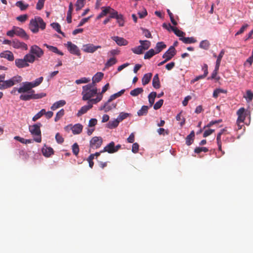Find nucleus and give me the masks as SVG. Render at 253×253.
Segmentation results:
<instances>
[{
    "instance_id": "nucleus-1",
    "label": "nucleus",
    "mask_w": 253,
    "mask_h": 253,
    "mask_svg": "<svg viewBox=\"0 0 253 253\" xmlns=\"http://www.w3.org/2000/svg\"><path fill=\"white\" fill-rule=\"evenodd\" d=\"M5 75H0V89L4 90L21 83L23 79L21 76L16 75L7 80H5Z\"/></svg>"
},
{
    "instance_id": "nucleus-2",
    "label": "nucleus",
    "mask_w": 253,
    "mask_h": 253,
    "mask_svg": "<svg viewBox=\"0 0 253 253\" xmlns=\"http://www.w3.org/2000/svg\"><path fill=\"white\" fill-rule=\"evenodd\" d=\"M46 24L42 19L39 16H36L30 20L29 27L33 33H37L39 31V28L44 30L45 28Z\"/></svg>"
},
{
    "instance_id": "nucleus-3",
    "label": "nucleus",
    "mask_w": 253,
    "mask_h": 253,
    "mask_svg": "<svg viewBox=\"0 0 253 253\" xmlns=\"http://www.w3.org/2000/svg\"><path fill=\"white\" fill-rule=\"evenodd\" d=\"M43 81V77H41L37 79L35 81L32 82H25L22 83V85L17 89V91L19 93H25L27 91H29L33 88L40 85Z\"/></svg>"
},
{
    "instance_id": "nucleus-4",
    "label": "nucleus",
    "mask_w": 253,
    "mask_h": 253,
    "mask_svg": "<svg viewBox=\"0 0 253 253\" xmlns=\"http://www.w3.org/2000/svg\"><path fill=\"white\" fill-rule=\"evenodd\" d=\"M25 93L26 94L21 93L19 97L20 100L23 101H28L31 99H38L42 98L46 95V94L44 93L35 94V90L32 89L30 90L29 91L26 92Z\"/></svg>"
},
{
    "instance_id": "nucleus-5",
    "label": "nucleus",
    "mask_w": 253,
    "mask_h": 253,
    "mask_svg": "<svg viewBox=\"0 0 253 253\" xmlns=\"http://www.w3.org/2000/svg\"><path fill=\"white\" fill-rule=\"evenodd\" d=\"M42 124L40 123L36 124L30 126L29 127V131L31 134L35 136L34 140L38 143H40L42 141V135L40 127Z\"/></svg>"
},
{
    "instance_id": "nucleus-6",
    "label": "nucleus",
    "mask_w": 253,
    "mask_h": 253,
    "mask_svg": "<svg viewBox=\"0 0 253 253\" xmlns=\"http://www.w3.org/2000/svg\"><path fill=\"white\" fill-rule=\"evenodd\" d=\"M103 139L101 137L94 136L92 137L89 142V151L91 149H96L99 148L102 145Z\"/></svg>"
},
{
    "instance_id": "nucleus-7",
    "label": "nucleus",
    "mask_w": 253,
    "mask_h": 253,
    "mask_svg": "<svg viewBox=\"0 0 253 253\" xmlns=\"http://www.w3.org/2000/svg\"><path fill=\"white\" fill-rule=\"evenodd\" d=\"M82 94L83 95V100L84 101L88 100L97 94V88H92L88 90L83 89Z\"/></svg>"
},
{
    "instance_id": "nucleus-8",
    "label": "nucleus",
    "mask_w": 253,
    "mask_h": 253,
    "mask_svg": "<svg viewBox=\"0 0 253 253\" xmlns=\"http://www.w3.org/2000/svg\"><path fill=\"white\" fill-rule=\"evenodd\" d=\"M100 45H94L92 43L84 44L83 46L82 50L86 53H94L98 49L101 48Z\"/></svg>"
},
{
    "instance_id": "nucleus-9",
    "label": "nucleus",
    "mask_w": 253,
    "mask_h": 253,
    "mask_svg": "<svg viewBox=\"0 0 253 253\" xmlns=\"http://www.w3.org/2000/svg\"><path fill=\"white\" fill-rule=\"evenodd\" d=\"M66 45L68 50L71 54L77 56L81 55L80 49L76 44H73L71 42H68Z\"/></svg>"
},
{
    "instance_id": "nucleus-10",
    "label": "nucleus",
    "mask_w": 253,
    "mask_h": 253,
    "mask_svg": "<svg viewBox=\"0 0 253 253\" xmlns=\"http://www.w3.org/2000/svg\"><path fill=\"white\" fill-rule=\"evenodd\" d=\"M30 52L35 54L38 58L41 57L43 54V50L38 46L34 45L31 47Z\"/></svg>"
},
{
    "instance_id": "nucleus-11",
    "label": "nucleus",
    "mask_w": 253,
    "mask_h": 253,
    "mask_svg": "<svg viewBox=\"0 0 253 253\" xmlns=\"http://www.w3.org/2000/svg\"><path fill=\"white\" fill-rule=\"evenodd\" d=\"M176 54L175 49L173 46H171L163 54V58L170 60Z\"/></svg>"
},
{
    "instance_id": "nucleus-12",
    "label": "nucleus",
    "mask_w": 253,
    "mask_h": 253,
    "mask_svg": "<svg viewBox=\"0 0 253 253\" xmlns=\"http://www.w3.org/2000/svg\"><path fill=\"white\" fill-rule=\"evenodd\" d=\"M228 134V132H227V130L226 128H223L221 130H220V132L217 134V137H216V140H217V143L218 145V150L220 151H222V148H221V136L222 134Z\"/></svg>"
},
{
    "instance_id": "nucleus-13",
    "label": "nucleus",
    "mask_w": 253,
    "mask_h": 253,
    "mask_svg": "<svg viewBox=\"0 0 253 253\" xmlns=\"http://www.w3.org/2000/svg\"><path fill=\"white\" fill-rule=\"evenodd\" d=\"M12 46L17 49L21 48L24 50L28 49V46L25 43L16 40L12 42Z\"/></svg>"
},
{
    "instance_id": "nucleus-14",
    "label": "nucleus",
    "mask_w": 253,
    "mask_h": 253,
    "mask_svg": "<svg viewBox=\"0 0 253 253\" xmlns=\"http://www.w3.org/2000/svg\"><path fill=\"white\" fill-rule=\"evenodd\" d=\"M15 33L16 36L23 38L25 40L29 39V36L26 34V32L23 29L15 26Z\"/></svg>"
},
{
    "instance_id": "nucleus-15",
    "label": "nucleus",
    "mask_w": 253,
    "mask_h": 253,
    "mask_svg": "<svg viewBox=\"0 0 253 253\" xmlns=\"http://www.w3.org/2000/svg\"><path fill=\"white\" fill-rule=\"evenodd\" d=\"M0 57L6 59L9 61H12L14 59L13 53L9 50L4 51L0 53Z\"/></svg>"
},
{
    "instance_id": "nucleus-16",
    "label": "nucleus",
    "mask_w": 253,
    "mask_h": 253,
    "mask_svg": "<svg viewBox=\"0 0 253 253\" xmlns=\"http://www.w3.org/2000/svg\"><path fill=\"white\" fill-rule=\"evenodd\" d=\"M245 112V109L244 108H241L237 111V114L238 115V119L237 120V123H244V121L246 118Z\"/></svg>"
},
{
    "instance_id": "nucleus-17",
    "label": "nucleus",
    "mask_w": 253,
    "mask_h": 253,
    "mask_svg": "<svg viewBox=\"0 0 253 253\" xmlns=\"http://www.w3.org/2000/svg\"><path fill=\"white\" fill-rule=\"evenodd\" d=\"M42 152L43 155L45 157H49L54 154L53 149L50 147H47L44 145V147L42 149Z\"/></svg>"
},
{
    "instance_id": "nucleus-18",
    "label": "nucleus",
    "mask_w": 253,
    "mask_h": 253,
    "mask_svg": "<svg viewBox=\"0 0 253 253\" xmlns=\"http://www.w3.org/2000/svg\"><path fill=\"white\" fill-rule=\"evenodd\" d=\"M112 39L119 46L126 45L128 43L127 40L118 36L112 37Z\"/></svg>"
},
{
    "instance_id": "nucleus-19",
    "label": "nucleus",
    "mask_w": 253,
    "mask_h": 253,
    "mask_svg": "<svg viewBox=\"0 0 253 253\" xmlns=\"http://www.w3.org/2000/svg\"><path fill=\"white\" fill-rule=\"evenodd\" d=\"M15 64L18 68H23L29 66V63H26L24 58L23 59H16L15 60Z\"/></svg>"
},
{
    "instance_id": "nucleus-20",
    "label": "nucleus",
    "mask_w": 253,
    "mask_h": 253,
    "mask_svg": "<svg viewBox=\"0 0 253 253\" xmlns=\"http://www.w3.org/2000/svg\"><path fill=\"white\" fill-rule=\"evenodd\" d=\"M111 102H108V100L104 104L103 106H101L100 108V110H104L105 112H109V111L112 110L113 109H115L116 107V104L112 103L111 104H110Z\"/></svg>"
},
{
    "instance_id": "nucleus-21",
    "label": "nucleus",
    "mask_w": 253,
    "mask_h": 253,
    "mask_svg": "<svg viewBox=\"0 0 253 253\" xmlns=\"http://www.w3.org/2000/svg\"><path fill=\"white\" fill-rule=\"evenodd\" d=\"M92 107V104L90 102H87V105H84L79 110L77 115L78 117H80L83 114H85L87 112L88 110L90 109Z\"/></svg>"
},
{
    "instance_id": "nucleus-22",
    "label": "nucleus",
    "mask_w": 253,
    "mask_h": 253,
    "mask_svg": "<svg viewBox=\"0 0 253 253\" xmlns=\"http://www.w3.org/2000/svg\"><path fill=\"white\" fill-rule=\"evenodd\" d=\"M83 126L81 124H77L71 127V130L74 134H79L82 131Z\"/></svg>"
},
{
    "instance_id": "nucleus-23",
    "label": "nucleus",
    "mask_w": 253,
    "mask_h": 253,
    "mask_svg": "<svg viewBox=\"0 0 253 253\" xmlns=\"http://www.w3.org/2000/svg\"><path fill=\"white\" fill-rule=\"evenodd\" d=\"M114 145L115 143L113 141L109 143L107 146H106L103 150L101 152H107L109 153H114Z\"/></svg>"
},
{
    "instance_id": "nucleus-24",
    "label": "nucleus",
    "mask_w": 253,
    "mask_h": 253,
    "mask_svg": "<svg viewBox=\"0 0 253 253\" xmlns=\"http://www.w3.org/2000/svg\"><path fill=\"white\" fill-rule=\"evenodd\" d=\"M66 104V101L64 100H61L55 102L51 107L52 110H55L57 109L64 106Z\"/></svg>"
},
{
    "instance_id": "nucleus-25",
    "label": "nucleus",
    "mask_w": 253,
    "mask_h": 253,
    "mask_svg": "<svg viewBox=\"0 0 253 253\" xmlns=\"http://www.w3.org/2000/svg\"><path fill=\"white\" fill-rule=\"evenodd\" d=\"M120 123L119 121L117 118L113 121H110L106 125V127L110 129H113L117 127Z\"/></svg>"
},
{
    "instance_id": "nucleus-26",
    "label": "nucleus",
    "mask_w": 253,
    "mask_h": 253,
    "mask_svg": "<svg viewBox=\"0 0 253 253\" xmlns=\"http://www.w3.org/2000/svg\"><path fill=\"white\" fill-rule=\"evenodd\" d=\"M152 74L151 73L145 74L142 79V84L143 85L147 84L151 80Z\"/></svg>"
},
{
    "instance_id": "nucleus-27",
    "label": "nucleus",
    "mask_w": 253,
    "mask_h": 253,
    "mask_svg": "<svg viewBox=\"0 0 253 253\" xmlns=\"http://www.w3.org/2000/svg\"><path fill=\"white\" fill-rule=\"evenodd\" d=\"M152 85L156 89H158L161 86L159 76L157 74H156L153 77L152 81Z\"/></svg>"
},
{
    "instance_id": "nucleus-28",
    "label": "nucleus",
    "mask_w": 253,
    "mask_h": 253,
    "mask_svg": "<svg viewBox=\"0 0 253 253\" xmlns=\"http://www.w3.org/2000/svg\"><path fill=\"white\" fill-rule=\"evenodd\" d=\"M102 11L97 17V19H99L103 17V16H105L107 14L109 13L111 9V7L110 6L102 7Z\"/></svg>"
},
{
    "instance_id": "nucleus-29",
    "label": "nucleus",
    "mask_w": 253,
    "mask_h": 253,
    "mask_svg": "<svg viewBox=\"0 0 253 253\" xmlns=\"http://www.w3.org/2000/svg\"><path fill=\"white\" fill-rule=\"evenodd\" d=\"M169 27H170V30L172 31L177 36L180 38H183V35H185V33L179 30L176 27L171 26L170 24H169Z\"/></svg>"
},
{
    "instance_id": "nucleus-30",
    "label": "nucleus",
    "mask_w": 253,
    "mask_h": 253,
    "mask_svg": "<svg viewBox=\"0 0 253 253\" xmlns=\"http://www.w3.org/2000/svg\"><path fill=\"white\" fill-rule=\"evenodd\" d=\"M24 58L26 61V63H33L36 60V57L31 53L26 54L24 56Z\"/></svg>"
},
{
    "instance_id": "nucleus-31",
    "label": "nucleus",
    "mask_w": 253,
    "mask_h": 253,
    "mask_svg": "<svg viewBox=\"0 0 253 253\" xmlns=\"http://www.w3.org/2000/svg\"><path fill=\"white\" fill-rule=\"evenodd\" d=\"M179 40L182 41L184 43H192L197 42V40L194 37H183L180 38Z\"/></svg>"
},
{
    "instance_id": "nucleus-32",
    "label": "nucleus",
    "mask_w": 253,
    "mask_h": 253,
    "mask_svg": "<svg viewBox=\"0 0 253 253\" xmlns=\"http://www.w3.org/2000/svg\"><path fill=\"white\" fill-rule=\"evenodd\" d=\"M44 46H46L49 50L51 51L52 52L57 53L60 55H63V53L60 51H59L58 48L53 46L49 45L47 44L46 43L44 44Z\"/></svg>"
},
{
    "instance_id": "nucleus-33",
    "label": "nucleus",
    "mask_w": 253,
    "mask_h": 253,
    "mask_svg": "<svg viewBox=\"0 0 253 253\" xmlns=\"http://www.w3.org/2000/svg\"><path fill=\"white\" fill-rule=\"evenodd\" d=\"M139 43L143 50H147L151 45V42L147 40H140Z\"/></svg>"
},
{
    "instance_id": "nucleus-34",
    "label": "nucleus",
    "mask_w": 253,
    "mask_h": 253,
    "mask_svg": "<svg viewBox=\"0 0 253 253\" xmlns=\"http://www.w3.org/2000/svg\"><path fill=\"white\" fill-rule=\"evenodd\" d=\"M149 107L148 106L143 105L141 109L137 111L138 116H142L146 115L148 111Z\"/></svg>"
},
{
    "instance_id": "nucleus-35",
    "label": "nucleus",
    "mask_w": 253,
    "mask_h": 253,
    "mask_svg": "<svg viewBox=\"0 0 253 253\" xmlns=\"http://www.w3.org/2000/svg\"><path fill=\"white\" fill-rule=\"evenodd\" d=\"M104 74L102 72H97L92 79V81L94 83H98L103 78Z\"/></svg>"
},
{
    "instance_id": "nucleus-36",
    "label": "nucleus",
    "mask_w": 253,
    "mask_h": 253,
    "mask_svg": "<svg viewBox=\"0 0 253 253\" xmlns=\"http://www.w3.org/2000/svg\"><path fill=\"white\" fill-rule=\"evenodd\" d=\"M125 91V89H122L121 91H119L117 93H116L114 94H112L110 96V98H109L108 102H111L113 100L115 99L116 98L121 96L122 94L124 93Z\"/></svg>"
},
{
    "instance_id": "nucleus-37",
    "label": "nucleus",
    "mask_w": 253,
    "mask_h": 253,
    "mask_svg": "<svg viewBox=\"0 0 253 253\" xmlns=\"http://www.w3.org/2000/svg\"><path fill=\"white\" fill-rule=\"evenodd\" d=\"M117 62V60L116 58L115 57H112L109 59L106 63L105 64V68H109L115 64H116Z\"/></svg>"
},
{
    "instance_id": "nucleus-38",
    "label": "nucleus",
    "mask_w": 253,
    "mask_h": 253,
    "mask_svg": "<svg viewBox=\"0 0 253 253\" xmlns=\"http://www.w3.org/2000/svg\"><path fill=\"white\" fill-rule=\"evenodd\" d=\"M157 95V93L156 92H152L149 94L148 99L150 104V107H152L154 104L155 99Z\"/></svg>"
},
{
    "instance_id": "nucleus-39",
    "label": "nucleus",
    "mask_w": 253,
    "mask_h": 253,
    "mask_svg": "<svg viewBox=\"0 0 253 253\" xmlns=\"http://www.w3.org/2000/svg\"><path fill=\"white\" fill-rule=\"evenodd\" d=\"M166 45L162 42H158L156 46V52L157 53L160 52L163 49L166 47Z\"/></svg>"
},
{
    "instance_id": "nucleus-40",
    "label": "nucleus",
    "mask_w": 253,
    "mask_h": 253,
    "mask_svg": "<svg viewBox=\"0 0 253 253\" xmlns=\"http://www.w3.org/2000/svg\"><path fill=\"white\" fill-rule=\"evenodd\" d=\"M15 5L22 11L26 10L29 7L28 4L24 3L23 1L21 0L17 1Z\"/></svg>"
},
{
    "instance_id": "nucleus-41",
    "label": "nucleus",
    "mask_w": 253,
    "mask_h": 253,
    "mask_svg": "<svg viewBox=\"0 0 253 253\" xmlns=\"http://www.w3.org/2000/svg\"><path fill=\"white\" fill-rule=\"evenodd\" d=\"M143 92V89L142 87H138L131 90L130 94L132 96H136Z\"/></svg>"
},
{
    "instance_id": "nucleus-42",
    "label": "nucleus",
    "mask_w": 253,
    "mask_h": 253,
    "mask_svg": "<svg viewBox=\"0 0 253 253\" xmlns=\"http://www.w3.org/2000/svg\"><path fill=\"white\" fill-rule=\"evenodd\" d=\"M210 45V42L208 40H203L200 43L199 47L201 48L207 50Z\"/></svg>"
},
{
    "instance_id": "nucleus-43",
    "label": "nucleus",
    "mask_w": 253,
    "mask_h": 253,
    "mask_svg": "<svg viewBox=\"0 0 253 253\" xmlns=\"http://www.w3.org/2000/svg\"><path fill=\"white\" fill-rule=\"evenodd\" d=\"M156 54L157 53L153 49H150L145 53L144 58L145 59H150Z\"/></svg>"
},
{
    "instance_id": "nucleus-44",
    "label": "nucleus",
    "mask_w": 253,
    "mask_h": 253,
    "mask_svg": "<svg viewBox=\"0 0 253 253\" xmlns=\"http://www.w3.org/2000/svg\"><path fill=\"white\" fill-rule=\"evenodd\" d=\"M44 113H45V110L44 109H42L33 117V121L35 122L37 120L39 119L44 115Z\"/></svg>"
},
{
    "instance_id": "nucleus-45",
    "label": "nucleus",
    "mask_w": 253,
    "mask_h": 253,
    "mask_svg": "<svg viewBox=\"0 0 253 253\" xmlns=\"http://www.w3.org/2000/svg\"><path fill=\"white\" fill-rule=\"evenodd\" d=\"M102 97H103V95H101V94H98V95L96 98L89 99V100H88V101L87 102H90V103L92 105L93 103L96 104L97 103L99 102V101H100L102 100Z\"/></svg>"
},
{
    "instance_id": "nucleus-46",
    "label": "nucleus",
    "mask_w": 253,
    "mask_h": 253,
    "mask_svg": "<svg viewBox=\"0 0 253 253\" xmlns=\"http://www.w3.org/2000/svg\"><path fill=\"white\" fill-rule=\"evenodd\" d=\"M51 27L55 29L58 33L62 34L64 36V33L60 30V25L58 23H52L51 24Z\"/></svg>"
},
{
    "instance_id": "nucleus-47",
    "label": "nucleus",
    "mask_w": 253,
    "mask_h": 253,
    "mask_svg": "<svg viewBox=\"0 0 253 253\" xmlns=\"http://www.w3.org/2000/svg\"><path fill=\"white\" fill-rule=\"evenodd\" d=\"M131 50L134 53L136 54H141L143 53V51H144L143 50L141 45H140L138 46L132 48Z\"/></svg>"
},
{
    "instance_id": "nucleus-48",
    "label": "nucleus",
    "mask_w": 253,
    "mask_h": 253,
    "mask_svg": "<svg viewBox=\"0 0 253 253\" xmlns=\"http://www.w3.org/2000/svg\"><path fill=\"white\" fill-rule=\"evenodd\" d=\"M224 53L225 50L224 49H222L217 57L215 64L217 66H220L222 58L223 57Z\"/></svg>"
},
{
    "instance_id": "nucleus-49",
    "label": "nucleus",
    "mask_w": 253,
    "mask_h": 253,
    "mask_svg": "<svg viewBox=\"0 0 253 253\" xmlns=\"http://www.w3.org/2000/svg\"><path fill=\"white\" fill-rule=\"evenodd\" d=\"M248 101L250 102L253 99V92L251 90H247L246 94L244 96Z\"/></svg>"
},
{
    "instance_id": "nucleus-50",
    "label": "nucleus",
    "mask_w": 253,
    "mask_h": 253,
    "mask_svg": "<svg viewBox=\"0 0 253 253\" xmlns=\"http://www.w3.org/2000/svg\"><path fill=\"white\" fill-rule=\"evenodd\" d=\"M65 112L63 109H61L56 114V116L54 118V121L57 122L64 115Z\"/></svg>"
},
{
    "instance_id": "nucleus-51",
    "label": "nucleus",
    "mask_w": 253,
    "mask_h": 253,
    "mask_svg": "<svg viewBox=\"0 0 253 253\" xmlns=\"http://www.w3.org/2000/svg\"><path fill=\"white\" fill-rule=\"evenodd\" d=\"M14 138V139L18 140L23 144L30 143L32 142V140L31 139H25L23 138L20 137V136H15Z\"/></svg>"
},
{
    "instance_id": "nucleus-52",
    "label": "nucleus",
    "mask_w": 253,
    "mask_h": 253,
    "mask_svg": "<svg viewBox=\"0 0 253 253\" xmlns=\"http://www.w3.org/2000/svg\"><path fill=\"white\" fill-rule=\"evenodd\" d=\"M116 19L117 20V23L119 24V26L123 27L124 26L125 21L122 14H120Z\"/></svg>"
},
{
    "instance_id": "nucleus-53",
    "label": "nucleus",
    "mask_w": 253,
    "mask_h": 253,
    "mask_svg": "<svg viewBox=\"0 0 253 253\" xmlns=\"http://www.w3.org/2000/svg\"><path fill=\"white\" fill-rule=\"evenodd\" d=\"M129 114L127 113L121 112L117 117V119L120 122L122 121L123 120L126 119L127 117L129 116Z\"/></svg>"
},
{
    "instance_id": "nucleus-54",
    "label": "nucleus",
    "mask_w": 253,
    "mask_h": 253,
    "mask_svg": "<svg viewBox=\"0 0 253 253\" xmlns=\"http://www.w3.org/2000/svg\"><path fill=\"white\" fill-rule=\"evenodd\" d=\"M90 81L89 78H82L80 79L77 80L75 81L76 84H84V83H87Z\"/></svg>"
},
{
    "instance_id": "nucleus-55",
    "label": "nucleus",
    "mask_w": 253,
    "mask_h": 253,
    "mask_svg": "<svg viewBox=\"0 0 253 253\" xmlns=\"http://www.w3.org/2000/svg\"><path fill=\"white\" fill-rule=\"evenodd\" d=\"M84 0H77L76 3V10H80L84 5Z\"/></svg>"
},
{
    "instance_id": "nucleus-56",
    "label": "nucleus",
    "mask_w": 253,
    "mask_h": 253,
    "mask_svg": "<svg viewBox=\"0 0 253 253\" xmlns=\"http://www.w3.org/2000/svg\"><path fill=\"white\" fill-rule=\"evenodd\" d=\"M55 139L56 142L59 144L63 143L64 141V139L59 133H57L56 134Z\"/></svg>"
},
{
    "instance_id": "nucleus-57",
    "label": "nucleus",
    "mask_w": 253,
    "mask_h": 253,
    "mask_svg": "<svg viewBox=\"0 0 253 253\" xmlns=\"http://www.w3.org/2000/svg\"><path fill=\"white\" fill-rule=\"evenodd\" d=\"M141 30L142 31L143 34L144 35V36L147 38H152L151 34L150 32L145 28H141Z\"/></svg>"
},
{
    "instance_id": "nucleus-58",
    "label": "nucleus",
    "mask_w": 253,
    "mask_h": 253,
    "mask_svg": "<svg viewBox=\"0 0 253 253\" xmlns=\"http://www.w3.org/2000/svg\"><path fill=\"white\" fill-rule=\"evenodd\" d=\"M208 151V149L205 147H196L194 150V152L197 154H199L202 152H207Z\"/></svg>"
},
{
    "instance_id": "nucleus-59",
    "label": "nucleus",
    "mask_w": 253,
    "mask_h": 253,
    "mask_svg": "<svg viewBox=\"0 0 253 253\" xmlns=\"http://www.w3.org/2000/svg\"><path fill=\"white\" fill-rule=\"evenodd\" d=\"M226 92V91L223 90V89H216L214 91H213V97L214 98H216L219 94L221 93H225Z\"/></svg>"
},
{
    "instance_id": "nucleus-60",
    "label": "nucleus",
    "mask_w": 253,
    "mask_h": 253,
    "mask_svg": "<svg viewBox=\"0 0 253 253\" xmlns=\"http://www.w3.org/2000/svg\"><path fill=\"white\" fill-rule=\"evenodd\" d=\"M95 83H94L92 82V83L91 84H89L87 85H84L83 86V90H88V89H92V88H97L95 86Z\"/></svg>"
},
{
    "instance_id": "nucleus-61",
    "label": "nucleus",
    "mask_w": 253,
    "mask_h": 253,
    "mask_svg": "<svg viewBox=\"0 0 253 253\" xmlns=\"http://www.w3.org/2000/svg\"><path fill=\"white\" fill-rule=\"evenodd\" d=\"M72 151L74 155L77 156L79 152V147L77 143H74L72 146Z\"/></svg>"
},
{
    "instance_id": "nucleus-62",
    "label": "nucleus",
    "mask_w": 253,
    "mask_h": 253,
    "mask_svg": "<svg viewBox=\"0 0 253 253\" xmlns=\"http://www.w3.org/2000/svg\"><path fill=\"white\" fill-rule=\"evenodd\" d=\"M28 16L27 14L21 15L16 17L17 20L21 22H25L28 19Z\"/></svg>"
},
{
    "instance_id": "nucleus-63",
    "label": "nucleus",
    "mask_w": 253,
    "mask_h": 253,
    "mask_svg": "<svg viewBox=\"0 0 253 253\" xmlns=\"http://www.w3.org/2000/svg\"><path fill=\"white\" fill-rule=\"evenodd\" d=\"M163 103H164V100L163 99L159 100L154 105V107H153L154 109L155 110H158V109H160L163 105Z\"/></svg>"
},
{
    "instance_id": "nucleus-64",
    "label": "nucleus",
    "mask_w": 253,
    "mask_h": 253,
    "mask_svg": "<svg viewBox=\"0 0 253 253\" xmlns=\"http://www.w3.org/2000/svg\"><path fill=\"white\" fill-rule=\"evenodd\" d=\"M110 18H117L118 17V16L119 15V14H118V12L115 10L114 9H112L111 8V9L110 11Z\"/></svg>"
}]
</instances>
